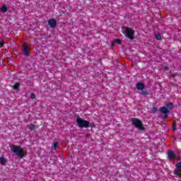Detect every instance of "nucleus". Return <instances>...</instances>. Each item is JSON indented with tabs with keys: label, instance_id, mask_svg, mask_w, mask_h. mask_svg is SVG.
<instances>
[{
	"label": "nucleus",
	"instance_id": "9d476101",
	"mask_svg": "<svg viewBox=\"0 0 181 181\" xmlns=\"http://www.w3.org/2000/svg\"><path fill=\"white\" fill-rule=\"evenodd\" d=\"M160 111L161 114H169V112H170L169 109H168L166 107H161Z\"/></svg>",
	"mask_w": 181,
	"mask_h": 181
},
{
	"label": "nucleus",
	"instance_id": "f257e3e1",
	"mask_svg": "<svg viewBox=\"0 0 181 181\" xmlns=\"http://www.w3.org/2000/svg\"><path fill=\"white\" fill-rule=\"evenodd\" d=\"M132 122L135 128H137V129H139L140 131H145L144 123H142V121H141L140 119L136 118L132 119Z\"/></svg>",
	"mask_w": 181,
	"mask_h": 181
},
{
	"label": "nucleus",
	"instance_id": "aec40b11",
	"mask_svg": "<svg viewBox=\"0 0 181 181\" xmlns=\"http://www.w3.org/2000/svg\"><path fill=\"white\" fill-rule=\"evenodd\" d=\"M141 95L146 96L148 95V91L147 90H141Z\"/></svg>",
	"mask_w": 181,
	"mask_h": 181
},
{
	"label": "nucleus",
	"instance_id": "f3484780",
	"mask_svg": "<svg viewBox=\"0 0 181 181\" xmlns=\"http://www.w3.org/2000/svg\"><path fill=\"white\" fill-rule=\"evenodd\" d=\"M155 37H156V40H160V39H162V36L159 33L156 34Z\"/></svg>",
	"mask_w": 181,
	"mask_h": 181
},
{
	"label": "nucleus",
	"instance_id": "0eeeda50",
	"mask_svg": "<svg viewBox=\"0 0 181 181\" xmlns=\"http://www.w3.org/2000/svg\"><path fill=\"white\" fill-rule=\"evenodd\" d=\"M23 52L25 56L26 57L29 56V46L28 45V44H23Z\"/></svg>",
	"mask_w": 181,
	"mask_h": 181
},
{
	"label": "nucleus",
	"instance_id": "9b49d317",
	"mask_svg": "<svg viewBox=\"0 0 181 181\" xmlns=\"http://www.w3.org/2000/svg\"><path fill=\"white\" fill-rule=\"evenodd\" d=\"M0 163L2 165V166H5L6 165V158L4 156L0 157Z\"/></svg>",
	"mask_w": 181,
	"mask_h": 181
},
{
	"label": "nucleus",
	"instance_id": "423d86ee",
	"mask_svg": "<svg viewBox=\"0 0 181 181\" xmlns=\"http://www.w3.org/2000/svg\"><path fill=\"white\" fill-rule=\"evenodd\" d=\"M48 25L51 29H54L57 26V21L54 18L49 19L48 21Z\"/></svg>",
	"mask_w": 181,
	"mask_h": 181
},
{
	"label": "nucleus",
	"instance_id": "7ed1b4c3",
	"mask_svg": "<svg viewBox=\"0 0 181 181\" xmlns=\"http://www.w3.org/2000/svg\"><path fill=\"white\" fill-rule=\"evenodd\" d=\"M11 149L13 153H16L18 158H23V149L16 145H13Z\"/></svg>",
	"mask_w": 181,
	"mask_h": 181
},
{
	"label": "nucleus",
	"instance_id": "39448f33",
	"mask_svg": "<svg viewBox=\"0 0 181 181\" xmlns=\"http://www.w3.org/2000/svg\"><path fill=\"white\" fill-rule=\"evenodd\" d=\"M175 168L176 169L174 170V175H177V176H180L181 177V170H177V169H181V162L177 163L175 164Z\"/></svg>",
	"mask_w": 181,
	"mask_h": 181
},
{
	"label": "nucleus",
	"instance_id": "f8f14e48",
	"mask_svg": "<svg viewBox=\"0 0 181 181\" xmlns=\"http://www.w3.org/2000/svg\"><path fill=\"white\" fill-rule=\"evenodd\" d=\"M0 10L1 11L2 13L8 12V8L6 7V6H5V4L1 6Z\"/></svg>",
	"mask_w": 181,
	"mask_h": 181
},
{
	"label": "nucleus",
	"instance_id": "5701e85b",
	"mask_svg": "<svg viewBox=\"0 0 181 181\" xmlns=\"http://www.w3.org/2000/svg\"><path fill=\"white\" fill-rule=\"evenodd\" d=\"M115 43H117V45H121L122 42L121 40L119 39H115Z\"/></svg>",
	"mask_w": 181,
	"mask_h": 181
},
{
	"label": "nucleus",
	"instance_id": "1a4fd4ad",
	"mask_svg": "<svg viewBox=\"0 0 181 181\" xmlns=\"http://www.w3.org/2000/svg\"><path fill=\"white\" fill-rule=\"evenodd\" d=\"M136 87L137 90H140L141 91H143V90L145 88V83H136Z\"/></svg>",
	"mask_w": 181,
	"mask_h": 181
},
{
	"label": "nucleus",
	"instance_id": "6ab92c4d",
	"mask_svg": "<svg viewBox=\"0 0 181 181\" xmlns=\"http://www.w3.org/2000/svg\"><path fill=\"white\" fill-rule=\"evenodd\" d=\"M57 146H59V142L56 141L55 143H54V150L56 151V149H57Z\"/></svg>",
	"mask_w": 181,
	"mask_h": 181
},
{
	"label": "nucleus",
	"instance_id": "393cba45",
	"mask_svg": "<svg viewBox=\"0 0 181 181\" xmlns=\"http://www.w3.org/2000/svg\"><path fill=\"white\" fill-rule=\"evenodd\" d=\"M163 70H165V71H169V68L168 66H163Z\"/></svg>",
	"mask_w": 181,
	"mask_h": 181
},
{
	"label": "nucleus",
	"instance_id": "ddd939ff",
	"mask_svg": "<svg viewBox=\"0 0 181 181\" xmlns=\"http://www.w3.org/2000/svg\"><path fill=\"white\" fill-rule=\"evenodd\" d=\"M166 107H167L168 110H173L175 105H173V103H170L166 105Z\"/></svg>",
	"mask_w": 181,
	"mask_h": 181
},
{
	"label": "nucleus",
	"instance_id": "b1692460",
	"mask_svg": "<svg viewBox=\"0 0 181 181\" xmlns=\"http://www.w3.org/2000/svg\"><path fill=\"white\" fill-rule=\"evenodd\" d=\"M30 98H31V100H35V98H36V95H34V93H31L30 94Z\"/></svg>",
	"mask_w": 181,
	"mask_h": 181
},
{
	"label": "nucleus",
	"instance_id": "20e7f679",
	"mask_svg": "<svg viewBox=\"0 0 181 181\" xmlns=\"http://www.w3.org/2000/svg\"><path fill=\"white\" fill-rule=\"evenodd\" d=\"M125 32L127 37L130 39V40H134V35L135 34V31H134V30H132V28L127 27Z\"/></svg>",
	"mask_w": 181,
	"mask_h": 181
},
{
	"label": "nucleus",
	"instance_id": "412c9836",
	"mask_svg": "<svg viewBox=\"0 0 181 181\" xmlns=\"http://www.w3.org/2000/svg\"><path fill=\"white\" fill-rule=\"evenodd\" d=\"M172 128H173V131H176V122H173Z\"/></svg>",
	"mask_w": 181,
	"mask_h": 181
},
{
	"label": "nucleus",
	"instance_id": "4be33fe9",
	"mask_svg": "<svg viewBox=\"0 0 181 181\" xmlns=\"http://www.w3.org/2000/svg\"><path fill=\"white\" fill-rule=\"evenodd\" d=\"M167 117H168V114H161V118L163 119H166Z\"/></svg>",
	"mask_w": 181,
	"mask_h": 181
},
{
	"label": "nucleus",
	"instance_id": "a878e982",
	"mask_svg": "<svg viewBox=\"0 0 181 181\" xmlns=\"http://www.w3.org/2000/svg\"><path fill=\"white\" fill-rule=\"evenodd\" d=\"M179 76V75L177 74V73H175V74H172L173 78H175V77H176V76Z\"/></svg>",
	"mask_w": 181,
	"mask_h": 181
},
{
	"label": "nucleus",
	"instance_id": "a211bd4d",
	"mask_svg": "<svg viewBox=\"0 0 181 181\" xmlns=\"http://www.w3.org/2000/svg\"><path fill=\"white\" fill-rule=\"evenodd\" d=\"M4 46H5V40L1 39L0 41V48L4 47Z\"/></svg>",
	"mask_w": 181,
	"mask_h": 181
},
{
	"label": "nucleus",
	"instance_id": "6e6552de",
	"mask_svg": "<svg viewBox=\"0 0 181 181\" xmlns=\"http://www.w3.org/2000/svg\"><path fill=\"white\" fill-rule=\"evenodd\" d=\"M168 156L170 160H175V152H173L172 150H168Z\"/></svg>",
	"mask_w": 181,
	"mask_h": 181
},
{
	"label": "nucleus",
	"instance_id": "4468645a",
	"mask_svg": "<svg viewBox=\"0 0 181 181\" xmlns=\"http://www.w3.org/2000/svg\"><path fill=\"white\" fill-rule=\"evenodd\" d=\"M21 87V83H16L13 86V90H19V88Z\"/></svg>",
	"mask_w": 181,
	"mask_h": 181
},
{
	"label": "nucleus",
	"instance_id": "dca6fc26",
	"mask_svg": "<svg viewBox=\"0 0 181 181\" xmlns=\"http://www.w3.org/2000/svg\"><path fill=\"white\" fill-rule=\"evenodd\" d=\"M29 129H30V131H33L35 129V128H36V125L33 124H30L28 126Z\"/></svg>",
	"mask_w": 181,
	"mask_h": 181
},
{
	"label": "nucleus",
	"instance_id": "2eb2a0df",
	"mask_svg": "<svg viewBox=\"0 0 181 181\" xmlns=\"http://www.w3.org/2000/svg\"><path fill=\"white\" fill-rule=\"evenodd\" d=\"M151 114H156V112H158V107H153L151 109Z\"/></svg>",
	"mask_w": 181,
	"mask_h": 181
},
{
	"label": "nucleus",
	"instance_id": "f03ea898",
	"mask_svg": "<svg viewBox=\"0 0 181 181\" xmlns=\"http://www.w3.org/2000/svg\"><path fill=\"white\" fill-rule=\"evenodd\" d=\"M76 122L79 128H90V122L83 119L81 117H77Z\"/></svg>",
	"mask_w": 181,
	"mask_h": 181
}]
</instances>
